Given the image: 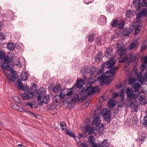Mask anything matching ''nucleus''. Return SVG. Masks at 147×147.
<instances>
[{
	"instance_id": "obj_1",
	"label": "nucleus",
	"mask_w": 147,
	"mask_h": 147,
	"mask_svg": "<svg viewBox=\"0 0 147 147\" xmlns=\"http://www.w3.org/2000/svg\"><path fill=\"white\" fill-rule=\"evenodd\" d=\"M115 63L116 62L113 59L111 58L106 63H104L102 65V68L106 67L111 69L106 72V73L109 74L108 76H104V75L105 74L103 72L102 70L100 69L97 75L94 76L95 77L97 78L98 80H99L101 86H103L104 84L108 86L113 81V79H109V78L112 77L118 69V67L117 66H115L113 67Z\"/></svg>"
},
{
	"instance_id": "obj_2",
	"label": "nucleus",
	"mask_w": 147,
	"mask_h": 147,
	"mask_svg": "<svg viewBox=\"0 0 147 147\" xmlns=\"http://www.w3.org/2000/svg\"><path fill=\"white\" fill-rule=\"evenodd\" d=\"M98 89V88L93 87L90 85L88 87L83 88L80 92V94L82 98H84L85 99L88 95L94 93Z\"/></svg>"
},
{
	"instance_id": "obj_3",
	"label": "nucleus",
	"mask_w": 147,
	"mask_h": 147,
	"mask_svg": "<svg viewBox=\"0 0 147 147\" xmlns=\"http://www.w3.org/2000/svg\"><path fill=\"white\" fill-rule=\"evenodd\" d=\"M13 61L12 58L6 55L5 52L0 51V65L2 63L3 64H7Z\"/></svg>"
},
{
	"instance_id": "obj_4",
	"label": "nucleus",
	"mask_w": 147,
	"mask_h": 147,
	"mask_svg": "<svg viewBox=\"0 0 147 147\" xmlns=\"http://www.w3.org/2000/svg\"><path fill=\"white\" fill-rule=\"evenodd\" d=\"M100 119L99 117L97 116L95 117L92 122V124L93 125H96L97 126V128L100 126L98 128H97L98 131L100 132H102L104 129V126L103 124L100 123Z\"/></svg>"
},
{
	"instance_id": "obj_5",
	"label": "nucleus",
	"mask_w": 147,
	"mask_h": 147,
	"mask_svg": "<svg viewBox=\"0 0 147 147\" xmlns=\"http://www.w3.org/2000/svg\"><path fill=\"white\" fill-rule=\"evenodd\" d=\"M101 113L104 117V119L107 121V123H110L111 115L109 113V111L104 109L102 110Z\"/></svg>"
},
{
	"instance_id": "obj_6",
	"label": "nucleus",
	"mask_w": 147,
	"mask_h": 147,
	"mask_svg": "<svg viewBox=\"0 0 147 147\" xmlns=\"http://www.w3.org/2000/svg\"><path fill=\"white\" fill-rule=\"evenodd\" d=\"M147 16V8H143L141 12H139L137 15V22L139 23L140 21L141 18L142 17H145Z\"/></svg>"
},
{
	"instance_id": "obj_7",
	"label": "nucleus",
	"mask_w": 147,
	"mask_h": 147,
	"mask_svg": "<svg viewBox=\"0 0 147 147\" xmlns=\"http://www.w3.org/2000/svg\"><path fill=\"white\" fill-rule=\"evenodd\" d=\"M9 71L11 74H10L8 77V80L10 82H14L16 80L17 78V73L15 71L14 69L12 68Z\"/></svg>"
},
{
	"instance_id": "obj_8",
	"label": "nucleus",
	"mask_w": 147,
	"mask_h": 147,
	"mask_svg": "<svg viewBox=\"0 0 147 147\" xmlns=\"http://www.w3.org/2000/svg\"><path fill=\"white\" fill-rule=\"evenodd\" d=\"M115 48L118 51V54L120 57L122 56L125 54V50L121 44L117 43Z\"/></svg>"
},
{
	"instance_id": "obj_9",
	"label": "nucleus",
	"mask_w": 147,
	"mask_h": 147,
	"mask_svg": "<svg viewBox=\"0 0 147 147\" xmlns=\"http://www.w3.org/2000/svg\"><path fill=\"white\" fill-rule=\"evenodd\" d=\"M38 95L37 97V100L39 102L41 100V97L46 95L45 88L44 87H40L37 92Z\"/></svg>"
},
{
	"instance_id": "obj_10",
	"label": "nucleus",
	"mask_w": 147,
	"mask_h": 147,
	"mask_svg": "<svg viewBox=\"0 0 147 147\" xmlns=\"http://www.w3.org/2000/svg\"><path fill=\"white\" fill-rule=\"evenodd\" d=\"M27 93L28 94L25 93H23L22 94V97L24 100H28L29 98H33V93L32 92H30Z\"/></svg>"
},
{
	"instance_id": "obj_11",
	"label": "nucleus",
	"mask_w": 147,
	"mask_h": 147,
	"mask_svg": "<svg viewBox=\"0 0 147 147\" xmlns=\"http://www.w3.org/2000/svg\"><path fill=\"white\" fill-rule=\"evenodd\" d=\"M126 93L127 94V100L128 102H130L132 98L133 92L129 88L127 89Z\"/></svg>"
},
{
	"instance_id": "obj_12",
	"label": "nucleus",
	"mask_w": 147,
	"mask_h": 147,
	"mask_svg": "<svg viewBox=\"0 0 147 147\" xmlns=\"http://www.w3.org/2000/svg\"><path fill=\"white\" fill-rule=\"evenodd\" d=\"M107 21L106 18L104 16H100L99 18L98 23L99 25H103Z\"/></svg>"
},
{
	"instance_id": "obj_13",
	"label": "nucleus",
	"mask_w": 147,
	"mask_h": 147,
	"mask_svg": "<svg viewBox=\"0 0 147 147\" xmlns=\"http://www.w3.org/2000/svg\"><path fill=\"white\" fill-rule=\"evenodd\" d=\"M141 0H133V3L135 6L136 8L137 11H140L141 8Z\"/></svg>"
},
{
	"instance_id": "obj_14",
	"label": "nucleus",
	"mask_w": 147,
	"mask_h": 147,
	"mask_svg": "<svg viewBox=\"0 0 147 147\" xmlns=\"http://www.w3.org/2000/svg\"><path fill=\"white\" fill-rule=\"evenodd\" d=\"M84 83V80L81 79L77 81V84L76 85L74 86L73 87V88L74 89L77 87V88H79L81 87Z\"/></svg>"
},
{
	"instance_id": "obj_15",
	"label": "nucleus",
	"mask_w": 147,
	"mask_h": 147,
	"mask_svg": "<svg viewBox=\"0 0 147 147\" xmlns=\"http://www.w3.org/2000/svg\"><path fill=\"white\" fill-rule=\"evenodd\" d=\"M88 140L93 147H97V144L95 142V139L93 136H90L88 138Z\"/></svg>"
},
{
	"instance_id": "obj_16",
	"label": "nucleus",
	"mask_w": 147,
	"mask_h": 147,
	"mask_svg": "<svg viewBox=\"0 0 147 147\" xmlns=\"http://www.w3.org/2000/svg\"><path fill=\"white\" fill-rule=\"evenodd\" d=\"M108 139L104 140L101 143H98V147H109Z\"/></svg>"
},
{
	"instance_id": "obj_17",
	"label": "nucleus",
	"mask_w": 147,
	"mask_h": 147,
	"mask_svg": "<svg viewBox=\"0 0 147 147\" xmlns=\"http://www.w3.org/2000/svg\"><path fill=\"white\" fill-rule=\"evenodd\" d=\"M144 61L143 63L140 66V69L142 71H143L145 68L146 65L147 64V56H145L143 58Z\"/></svg>"
},
{
	"instance_id": "obj_18",
	"label": "nucleus",
	"mask_w": 147,
	"mask_h": 147,
	"mask_svg": "<svg viewBox=\"0 0 147 147\" xmlns=\"http://www.w3.org/2000/svg\"><path fill=\"white\" fill-rule=\"evenodd\" d=\"M86 130L87 132H88L89 135H92L94 132L95 129L94 127H90L87 125L86 127Z\"/></svg>"
},
{
	"instance_id": "obj_19",
	"label": "nucleus",
	"mask_w": 147,
	"mask_h": 147,
	"mask_svg": "<svg viewBox=\"0 0 147 147\" xmlns=\"http://www.w3.org/2000/svg\"><path fill=\"white\" fill-rule=\"evenodd\" d=\"M132 32V30L131 29L125 28L123 29V34L125 36H128Z\"/></svg>"
},
{
	"instance_id": "obj_20",
	"label": "nucleus",
	"mask_w": 147,
	"mask_h": 147,
	"mask_svg": "<svg viewBox=\"0 0 147 147\" xmlns=\"http://www.w3.org/2000/svg\"><path fill=\"white\" fill-rule=\"evenodd\" d=\"M15 46L14 43L10 42L7 44V47L8 49L11 51H13L14 49Z\"/></svg>"
},
{
	"instance_id": "obj_21",
	"label": "nucleus",
	"mask_w": 147,
	"mask_h": 147,
	"mask_svg": "<svg viewBox=\"0 0 147 147\" xmlns=\"http://www.w3.org/2000/svg\"><path fill=\"white\" fill-rule=\"evenodd\" d=\"M21 78L22 81H26L28 79V75L26 71L22 72L21 74Z\"/></svg>"
},
{
	"instance_id": "obj_22",
	"label": "nucleus",
	"mask_w": 147,
	"mask_h": 147,
	"mask_svg": "<svg viewBox=\"0 0 147 147\" xmlns=\"http://www.w3.org/2000/svg\"><path fill=\"white\" fill-rule=\"evenodd\" d=\"M102 53L101 52L98 53L96 56H95L94 59L95 61H100L102 59Z\"/></svg>"
},
{
	"instance_id": "obj_23",
	"label": "nucleus",
	"mask_w": 147,
	"mask_h": 147,
	"mask_svg": "<svg viewBox=\"0 0 147 147\" xmlns=\"http://www.w3.org/2000/svg\"><path fill=\"white\" fill-rule=\"evenodd\" d=\"M37 85L34 83H31L30 87L31 92H35L37 91Z\"/></svg>"
},
{
	"instance_id": "obj_24",
	"label": "nucleus",
	"mask_w": 147,
	"mask_h": 147,
	"mask_svg": "<svg viewBox=\"0 0 147 147\" xmlns=\"http://www.w3.org/2000/svg\"><path fill=\"white\" fill-rule=\"evenodd\" d=\"M4 64H3V63H1L0 66H1L3 69V71H4L5 69L8 71H10L11 69V68L9 64L6 65V66H4Z\"/></svg>"
},
{
	"instance_id": "obj_25",
	"label": "nucleus",
	"mask_w": 147,
	"mask_h": 147,
	"mask_svg": "<svg viewBox=\"0 0 147 147\" xmlns=\"http://www.w3.org/2000/svg\"><path fill=\"white\" fill-rule=\"evenodd\" d=\"M141 86L140 84L138 83H136L133 86L134 89V92H136L139 91V89Z\"/></svg>"
},
{
	"instance_id": "obj_26",
	"label": "nucleus",
	"mask_w": 147,
	"mask_h": 147,
	"mask_svg": "<svg viewBox=\"0 0 147 147\" xmlns=\"http://www.w3.org/2000/svg\"><path fill=\"white\" fill-rule=\"evenodd\" d=\"M125 22L123 20L121 21L118 24V27L119 29H122L125 26Z\"/></svg>"
},
{
	"instance_id": "obj_27",
	"label": "nucleus",
	"mask_w": 147,
	"mask_h": 147,
	"mask_svg": "<svg viewBox=\"0 0 147 147\" xmlns=\"http://www.w3.org/2000/svg\"><path fill=\"white\" fill-rule=\"evenodd\" d=\"M108 107L110 109L114 108L115 106L114 102L112 100H110L108 102Z\"/></svg>"
},
{
	"instance_id": "obj_28",
	"label": "nucleus",
	"mask_w": 147,
	"mask_h": 147,
	"mask_svg": "<svg viewBox=\"0 0 147 147\" xmlns=\"http://www.w3.org/2000/svg\"><path fill=\"white\" fill-rule=\"evenodd\" d=\"M94 33L89 35L88 37V41L89 42H92L94 39Z\"/></svg>"
},
{
	"instance_id": "obj_29",
	"label": "nucleus",
	"mask_w": 147,
	"mask_h": 147,
	"mask_svg": "<svg viewBox=\"0 0 147 147\" xmlns=\"http://www.w3.org/2000/svg\"><path fill=\"white\" fill-rule=\"evenodd\" d=\"M42 97V101H44L45 102H47L46 104L50 100V97L49 95L47 96L46 95H44Z\"/></svg>"
},
{
	"instance_id": "obj_30",
	"label": "nucleus",
	"mask_w": 147,
	"mask_h": 147,
	"mask_svg": "<svg viewBox=\"0 0 147 147\" xmlns=\"http://www.w3.org/2000/svg\"><path fill=\"white\" fill-rule=\"evenodd\" d=\"M65 133L68 135L72 137L75 138L76 137L74 133L72 131L68 130L66 131Z\"/></svg>"
},
{
	"instance_id": "obj_31",
	"label": "nucleus",
	"mask_w": 147,
	"mask_h": 147,
	"mask_svg": "<svg viewBox=\"0 0 147 147\" xmlns=\"http://www.w3.org/2000/svg\"><path fill=\"white\" fill-rule=\"evenodd\" d=\"M142 74L140 73L139 74H138L137 78L138 79L139 81L141 82H142L144 80V78L142 76Z\"/></svg>"
},
{
	"instance_id": "obj_32",
	"label": "nucleus",
	"mask_w": 147,
	"mask_h": 147,
	"mask_svg": "<svg viewBox=\"0 0 147 147\" xmlns=\"http://www.w3.org/2000/svg\"><path fill=\"white\" fill-rule=\"evenodd\" d=\"M142 27V26L138 25L135 28V31L134 33V34L135 35H136L139 33L140 30V29L139 28L140 27L141 28Z\"/></svg>"
},
{
	"instance_id": "obj_33",
	"label": "nucleus",
	"mask_w": 147,
	"mask_h": 147,
	"mask_svg": "<svg viewBox=\"0 0 147 147\" xmlns=\"http://www.w3.org/2000/svg\"><path fill=\"white\" fill-rule=\"evenodd\" d=\"M118 20H114L112 21L111 23V25L112 27H115L118 25Z\"/></svg>"
},
{
	"instance_id": "obj_34",
	"label": "nucleus",
	"mask_w": 147,
	"mask_h": 147,
	"mask_svg": "<svg viewBox=\"0 0 147 147\" xmlns=\"http://www.w3.org/2000/svg\"><path fill=\"white\" fill-rule=\"evenodd\" d=\"M128 58L127 57H126L124 58L121 57L119 58L118 62L119 63H123L128 60Z\"/></svg>"
},
{
	"instance_id": "obj_35",
	"label": "nucleus",
	"mask_w": 147,
	"mask_h": 147,
	"mask_svg": "<svg viewBox=\"0 0 147 147\" xmlns=\"http://www.w3.org/2000/svg\"><path fill=\"white\" fill-rule=\"evenodd\" d=\"M7 35L5 32H1L0 33V39L1 40H4L6 38Z\"/></svg>"
},
{
	"instance_id": "obj_36",
	"label": "nucleus",
	"mask_w": 147,
	"mask_h": 147,
	"mask_svg": "<svg viewBox=\"0 0 147 147\" xmlns=\"http://www.w3.org/2000/svg\"><path fill=\"white\" fill-rule=\"evenodd\" d=\"M60 126L62 130H63L66 129V127L67 125L63 121L61 122L60 123Z\"/></svg>"
},
{
	"instance_id": "obj_37",
	"label": "nucleus",
	"mask_w": 147,
	"mask_h": 147,
	"mask_svg": "<svg viewBox=\"0 0 147 147\" xmlns=\"http://www.w3.org/2000/svg\"><path fill=\"white\" fill-rule=\"evenodd\" d=\"M137 41V39H135L131 43L130 46L131 48L132 49L135 47Z\"/></svg>"
},
{
	"instance_id": "obj_38",
	"label": "nucleus",
	"mask_w": 147,
	"mask_h": 147,
	"mask_svg": "<svg viewBox=\"0 0 147 147\" xmlns=\"http://www.w3.org/2000/svg\"><path fill=\"white\" fill-rule=\"evenodd\" d=\"M133 13L131 10H127L126 13V17L129 18L132 17Z\"/></svg>"
},
{
	"instance_id": "obj_39",
	"label": "nucleus",
	"mask_w": 147,
	"mask_h": 147,
	"mask_svg": "<svg viewBox=\"0 0 147 147\" xmlns=\"http://www.w3.org/2000/svg\"><path fill=\"white\" fill-rule=\"evenodd\" d=\"M113 49L112 48H109L107 49L106 52L108 55H111L112 54Z\"/></svg>"
},
{
	"instance_id": "obj_40",
	"label": "nucleus",
	"mask_w": 147,
	"mask_h": 147,
	"mask_svg": "<svg viewBox=\"0 0 147 147\" xmlns=\"http://www.w3.org/2000/svg\"><path fill=\"white\" fill-rule=\"evenodd\" d=\"M12 100L16 103H19L21 102L19 98L17 97L14 96L12 98Z\"/></svg>"
},
{
	"instance_id": "obj_41",
	"label": "nucleus",
	"mask_w": 147,
	"mask_h": 147,
	"mask_svg": "<svg viewBox=\"0 0 147 147\" xmlns=\"http://www.w3.org/2000/svg\"><path fill=\"white\" fill-rule=\"evenodd\" d=\"M76 142L78 144L81 146V147H88V146L85 143H81L80 142V140H79V141L76 140Z\"/></svg>"
},
{
	"instance_id": "obj_42",
	"label": "nucleus",
	"mask_w": 147,
	"mask_h": 147,
	"mask_svg": "<svg viewBox=\"0 0 147 147\" xmlns=\"http://www.w3.org/2000/svg\"><path fill=\"white\" fill-rule=\"evenodd\" d=\"M23 89H24V90H22L23 91L25 92H26L28 93V92H29V87L27 85H23Z\"/></svg>"
},
{
	"instance_id": "obj_43",
	"label": "nucleus",
	"mask_w": 147,
	"mask_h": 147,
	"mask_svg": "<svg viewBox=\"0 0 147 147\" xmlns=\"http://www.w3.org/2000/svg\"><path fill=\"white\" fill-rule=\"evenodd\" d=\"M79 97V96L78 95H75L74 96H73V97L72 99V101H79V99L78 98Z\"/></svg>"
},
{
	"instance_id": "obj_44",
	"label": "nucleus",
	"mask_w": 147,
	"mask_h": 147,
	"mask_svg": "<svg viewBox=\"0 0 147 147\" xmlns=\"http://www.w3.org/2000/svg\"><path fill=\"white\" fill-rule=\"evenodd\" d=\"M95 41L96 43V44H97V45H99L101 44L102 40H101V39L100 38H97L95 40Z\"/></svg>"
},
{
	"instance_id": "obj_45",
	"label": "nucleus",
	"mask_w": 147,
	"mask_h": 147,
	"mask_svg": "<svg viewBox=\"0 0 147 147\" xmlns=\"http://www.w3.org/2000/svg\"><path fill=\"white\" fill-rule=\"evenodd\" d=\"M50 85H51V86H49L48 88L49 90L50 91H53L55 93V86H53L52 87L51 84H50Z\"/></svg>"
},
{
	"instance_id": "obj_46",
	"label": "nucleus",
	"mask_w": 147,
	"mask_h": 147,
	"mask_svg": "<svg viewBox=\"0 0 147 147\" xmlns=\"http://www.w3.org/2000/svg\"><path fill=\"white\" fill-rule=\"evenodd\" d=\"M65 96V94L62 91H61L60 92V95L59 96L58 95V96H59L60 98L62 100H63Z\"/></svg>"
},
{
	"instance_id": "obj_47",
	"label": "nucleus",
	"mask_w": 147,
	"mask_h": 147,
	"mask_svg": "<svg viewBox=\"0 0 147 147\" xmlns=\"http://www.w3.org/2000/svg\"><path fill=\"white\" fill-rule=\"evenodd\" d=\"M135 80L132 78H130L128 81V84L129 85H132L135 82Z\"/></svg>"
},
{
	"instance_id": "obj_48",
	"label": "nucleus",
	"mask_w": 147,
	"mask_h": 147,
	"mask_svg": "<svg viewBox=\"0 0 147 147\" xmlns=\"http://www.w3.org/2000/svg\"><path fill=\"white\" fill-rule=\"evenodd\" d=\"M142 124L143 125H146L147 124V117H145L142 120Z\"/></svg>"
},
{
	"instance_id": "obj_49",
	"label": "nucleus",
	"mask_w": 147,
	"mask_h": 147,
	"mask_svg": "<svg viewBox=\"0 0 147 147\" xmlns=\"http://www.w3.org/2000/svg\"><path fill=\"white\" fill-rule=\"evenodd\" d=\"M3 74L5 76L7 77V79L8 80V77L10 75V74L8 73V72L6 71L5 69L4 71H3Z\"/></svg>"
},
{
	"instance_id": "obj_50",
	"label": "nucleus",
	"mask_w": 147,
	"mask_h": 147,
	"mask_svg": "<svg viewBox=\"0 0 147 147\" xmlns=\"http://www.w3.org/2000/svg\"><path fill=\"white\" fill-rule=\"evenodd\" d=\"M139 94H133V95L132 96V100L134 102L136 101V98H137Z\"/></svg>"
},
{
	"instance_id": "obj_51",
	"label": "nucleus",
	"mask_w": 147,
	"mask_h": 147,
	"mask_svg": "<svg viewBox=\"0 0 147 147\" xmlns=\"http://www.w3.org/2000/svg\"><path fill=\"white\" fill-rule=\"evenodd\" d=\"M60 84L59 83H57L56 84V90L57 91H58L60 89Z\"/></svg>"
},
{
	"instance_id": "obj_52",
	"label": "nucleus",
	"mask_w": 147,
	"mask_h": 147,
	"mask_svg": "<svg viewBox=\"0 0 147 147\" xmlns=\"http://www.w3.org/2000/svg\"><path fill=\"white\" fill-rule=\"evenodd\" d=\"M49 109L51 110H54L55 109V105L53 103H51L49 107Z\"/></svg>"
},
{
	"instance_id": "obj_53",
	"label": "nucleus",
	"mask_w": 147,
	"mask_h": 147,
	"mask_svg": "<svg viewBox=\"0 0 147 147\" xmlns=\"http://www.w3.org/2000/svg\"><path fill=\"white\" fill-rule=\"evenodd\" d=\"M26 105L27 106L30 107L31 108V109H32L33 108V103L31 102L27 103L26 104Z\"/></svg>"
},
{
	"instance_id": "obj_54",
	"label": "nucleus",
	"mask_w": 147,
	"mask_h": 147,
	"mask_svg": "<svg viewBox=\"0 0 147 147\" xmlns=\"http://www.w3.org/2000/svg\"><path fill=\"white\" fill-rule=\"evenodd\" d=\"M137 117H134L132 119V122L134 124H136L138 120H136V118Z\"/></svg>"
},
{
	"instance_id": "obj_55",
	"label": "nucleus",
	"mask_w": 147,
	"mask_h": 147,
	"mask_svg": "<svg viewBox=\"0 0 147 147\" xmlns=\"http://www.w3.org/2000/svg\"><path fill=\"white\" fill-rule=\"evenodd\" d=\"M94 0H84V2L86 4H88L89 3L92 2Z\"/></svg>"
},
{
	"instance_id": "obj_56",
	"label": "nucleus",
	"mask_w": 147,
	"mask_h": 147,
	"mask_svg": "<svg viewBox=\"0 0 147 147\" xmlns=\"http://www.w3.org/2000/svg\"><path fill=\"white\" fill-rule=\"evenodd\" d=\"M146 47H147L146 45H145L144 44H143L141 47V50L142 51H143L146 48Z\"/></svg>"
},
{
	"instance_id": "obj_57",
	"label": "nucleus",
	"mask_w": 147,
	"mask_h": 147,
	"mask_svg": "<svg viewBox=\"0 0 147 147\" xmlns=\"http://www.w3.org/2000/svg\"><path fill=\"white\" fill-rule=\"evenodd\" d=\"M123 106V105L122 104L118 105L117 106V108L116 110L117 111L120 110L122 108Z\"/></svg>"
},
{
	"instance_id": "obj_58",
	"label": "nucleus",
	"mask_w": 147,
	"mask_h": 147,
	"mask_svg": "<svg viewBox=\"0 0 147 147\" xmlns=\"http://www.w3.org/2000/svg\"><path fill=\"white\" fill-rule=\"evenodd\" d=\"M147 7V2H145L144 3H141V8L142 7Z\"/></svg>"
},
{
	"instance_id": "obj_59",
	"label": "nucleus",
	"mask_w": 147,
	"mask_h": 147,
	"mask_svg": "<svg viewBox=\"0 0 147 147\" xmlns=\"http://www.w3.org/2000/svg\"><path fill=\"white\" fill-rule=\"evenodd\" d=\"M73 93V92L72 90H70L69 91L67 92L66 94L67 96H70Z\"/></svg>"
},
{
	"instance_id": "obj_60",
	"label": "nucleus",
	"mask_w": 147,
	"mask_h": 147,
	"mask_svg": "<svg viewBox=\"0 0 147 147\" xmlns=\"http://www.w3.org/2000/svg\"><path fill=\"white\" fill-rule=\"evenodd\" d=\"M39 106H42L43 105L42 103H45L46 104L47 102H45L44 101H42L41 100L39 101Z\"/></svg>"
},
{
	"instance_id": "obj_61",
	"label": "nucleus",
	"mask_w": 147,
	"mask_h": 147,
	"mask_svg": "<svg viewBox=\"0 0 147 147\" xmlns=\"http://www.w3.org/2000/svg\"><path fill=\"white\" fill-rule=\"evenodd\" d=\"M23 84H18V87L20 90H24V89H23Z\"/></svg>"
},
{
	"instance_id": "obj_62",
	"label": "nucleus",
	"mask_w": 147,
	"mask_h": 147,
	"mask_svg": "<svg viewBox=\"0 0 147 147\" xmlns=\"http://www.w3.org/2000/svg\"><path fill=\"white\" fill-rule=\"evenodd\" d=\"M118 96V94L117 92H114L113 94V98H115Z\"/></svg>"
},
{
	"instance_id": "obj_63",
	"label": "nucleus",
	"mask_w": 147,
	"mask_h": 147,
	"mask_svg": "<svg viewBox=\"0 0 147 147\" xmlns=\"http://www.w3.org/2000/svg\"><path fill=\"white\" fill-rule=\"evenodd\" d=\"M139 99V100L140 101H142L144 99L143 96L140 95Z\"/></svg>"
},
{
	"instance_id": "obj_64",
	"label": "nucleus",
	"mask_w": 147,
	"mask_h": 147,
	"mask_svg": "<svg viewBox=\"0 0 147 147\" xmlns=\"http://www.w3.org/2000/svg\"><path fill=\"white\" fill-rule=\"evenodd\" d=\"M17 82L18 84H22V83L21 80L20 79H18Z\"/></svg>"
}]
</instances>
